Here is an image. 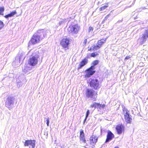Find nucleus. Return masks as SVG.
I'll use <instances>...</instances> for the list:
<instances>
[{
  "instance_id": "1",
  "label": "nucleus",
  "mask_w": 148,
  "mask_h": 148,
  "mask_svg": "<svg viewBox=\"0 0 148 148\" xmlns=\"http://www.w3.org/2000/svg\"><path fill=\"white\" fill-rule=\"evenodd\" d=\"M98 137L94 135H92L90 138V142L84 139V147L86 148H93L97 141Z\"/></svg>"
},
{
  "instance_id": "2",
  "label": "nucleus",
  "mask_w": 148,
  "mask_h": 148,
  "mask_svg": "<svg viewBox=\"0 0 148 148\" xmlns=\"http://www.w3.org/2000/svg\"><path fill=\"white\" fill-rule=\"evenodd\" d=\"M32 56L29 59L28 64L30 66H34L38 64L39 56L35 53H33Z\"/></svg>"
},
{
  "instance_id": "3",
  "label": "nucleus",
  "mask_w": 148,
  "mask_h": 148,
  "mask_svg": "<svg viewBox=\"0 0 148 148\" xmlns=\"http://www.w3.org/2000/svg\"><path fill=\"white\" fill-rule=\"evenodd\" d=\"M80 29V27L77 25L71 26L69 27L67 30L69 34H77Z\"/></svg>"
},
{
  "instance_id": "4",
  "label": "nucleus",
  "mask_w": 148,
  "mask_h": 148,
  "mask_svg": "<svg viewBox=\"0 0 148 148\" xmlns=\"http://www.w3.org/2000/svg\"><path fill=\"white\" fill-rule=\"evenodd\" d=\"M14 99L13 97H8L5 102V106L9 110H10L13 107Z\"/></svg>"
},
{
  "instance_id": "5",
  "label": "nucleus",
  "mask_w": 148,
  "mask_h": 148,
  "mask_svg": "<svg viewBox=\"0 0 148 148\" xmlns=\"http://www.w3.org/2000/svg\"><path fill=\"white\" fill-rule=\"evenodd\" d=\"M90 86L94 89H98L100 88L99 81L97 79H92L90 82Z\"/></svg>"
},
{
  "instance_id": "6",
  "label": "nucleus",
  "mask_w": 148,
  "mask_h": 148,
  "mask_svg": "<svg viewBox=\"0 0 148 148\" xmlns=\"http://www.w3.org/2000/svg\"><path fill=\"white\" fill-rule=\"evenodd\" d=\"M123 111L125 112L123 115L126 122L127 123H131L132 119L131 116L130 115L129 111L127 109H124Z\"/></svg>"
},
{
  "instance_id": "7",
  "label": "nucleus",
  "mask_w": 148,
  "mask_h": 148,
  "mask_svg": "<svg viewBox=\"0 0 148 148\" xmlns=\"http://www.w3.org/2000/svg\"><path fill=\"white\" fill-rule=\"evenodd\" d=\"M115 129L117 134L120 135L122 133H124L125 130V127L123 124H119L116 125Z\"/></svg>"
},
{
  "instance_id": "8",
  "label": "nucleus",
  "mask_w": 148,
  "mask_h": 148,
  "mask_svg": "<svg viewBox=\"0 0 148 148\" xmlns=\"http://www.w3.org/2000/svg\"><path fill=\"white\" fill-rule=\"evenodd\" d=\"M36 140H26L24 145L25 146H29V148H35Z\"/></svg>"
},
{
  "instance_id": "9",
  "label": "nucleus",
  "mask_w": 148,
  "mask_h": 148,
  "mask_svg": "<svg viewBox=\"0 0 148 148\" xmlns=\"http://www.w3.org/2000/svg\"><path fill=\"white\" fill-rule=\"evenodd\" d=\"M40 38L36 33L34 34L33 36L32 37L29 42H31L33 44L38 43L42 40Z\"/></svg>"
},
{
  "instance_id": "10",
  "label": "nucleus",
  "mask_w": 148,
  "mask_h": 148,
  "mask_svg": "<svg viewBox=\"0 0 148 148\" xmlns=\"http://www.w3.org/2000/svg\"><path fill=\"white\" fill-rule=\"evenodd\" d=\"M47 31L43 29H40L38 30L36 33L38 35V36L41 38L42 40L44 37L46 36Z\"/></svg>"
},
{
  "instance_id": "11",
  "label": "nucleus",
  "mask_w": 148,
  "mask_h": 148,
  "mask_svg": "<svg viewBox=\"0 0 148 148\" xmlns=\"http://www.w3.org/2000/svg\"><path fill=\"white\" fill-rule=\"evenodd\" d=\"M95 69L94 66H91L89 69L86 71V74L85 75L86 77H89L92 75L95 72V71L93 70Z\"/></svg>"
},
{
  "instance_id": "12",
  "label": "nucleus",
  "mask_w": 148,
  "mask_h": 148,
  "mask_svg": "<svg viewBox=\"0 0 148 148\" xmlns=\"http://www.w3.org/2000/svg\"><path fill=\"white\" fill-rule=\"evenodd\" d=\"M105 107V105L104 104H102L96 102H94L93 104L90 105L91 108H94L95 109L97 108L98 109H103Z\"/></svg>"
},
{
  "instance_id": "13",
  "label": "nucleus",
  "mask_w": 148,
  "mask_h": 148,
  "mask_svg": "<svg viewBox=\"0 0 148 148\" xmlns=\"http://www.w3.org/2000/svg\"><path fill=\"white\" fill-rule=\"evenodd\" d=\"M114 137V134L110 130H108L106 135V138L105 140V143H107L112 140Z\"/></svg>"
},
{
  "instance_id": "14",
  "label": "nucleus",
  "mask_w": 148,
  "mask_h": 148,
  "mask_svg": "<svg viewBox=\"0 0 148 148\" xmlns=\"http://www.w3.org/2000/svg\"><path fill=\"white\" fill-rule=\"evenodd\" d=\"M69 42L70 40L69 38H64L61 42V45L63 47L66 48L68 47L69 44Z\"/></svg>"
},
{
  "instance_id": "15",
  "label": "nucleus",
  "mask_w": 148,
  "mask_h": 148,
  "mask_svg": "<svg viewBox=\"0 0 148 148\" xmlns=\"http://www.w3.org/2000/svg\"><path fill=\"white\" fill-rule=\"evenodd\" d=\"M86 95L88 97H92L94 95V91L91 89H87L86 92Z\"/></svg>"
},
{
  "instance_id": "16",
  "label": "nucleus",
  "mask_w": 148,
  "mask_h": 148,
  "mask_svg": "<svg viewBox=\"0 0 148 148\" xmlns=\"http://www.w3.org/2000/svg\"><path fill=\"white\" fill-rule=\"evenodd\" d=\"M147 38H148V29L146 30L144 33L143 34L141 37L143 43L145 42Z\"/></svg>"
},
{
  "instance_id": "17",
  "label": "nucleus",
  "mask_w": 148,
  "mask_h": 148,
  "mask_svg": "<svg viewBox=\"0 0 148 148\" xmlns=\"http://www.w3.org/2000/svg\"><path fill=\"white\" fill-rule=\"evenodd\" d=\"M106 38L104 39L103 38L100 39V40L98 41L97 44L99 46V47L100 48L103 44L105 43L106 40Z\"/></svg>"
},
{
  "instance_id": "18",
  "label": "nucleus",
  "mask_w": 148,
  "mask_h": 148,
  "mask_svg": "<svg viewBox=\"0 0 148 148\" xmlns=\"http://www.w3.org/2000/svg\"><path fill=\"white\" fill-rule=\"evenodd\" d=\"M100 47H99L97 44L96 45H93L92 47L88 49V51H90L91 50L95 51L99 49L100 48Z\"/></svg>"
},
{
  "instance_id": "19",
  "label": "nucleus",
  "mask_w": 148,
  "mask_h": 148,
  "mask_svg": "<svg viewBox=\"0 0 148 148\" xmlns=\"http://www.w3.org/2000/svg\"><path fill=\"white\" fill-rule=\"evenodd\" d=\"M100 53V51H99L97 52H93L91 54L90 56L91 57H95L97 56H98L99 55V53Z\"/></svg>"
},
{
  "instance_id": "20",
  "label": "nucleus",
  "mask_w": 148,
  "mask_h": 148,
  "mask_svg": "<svg viewBox=\"0 0 148 148\" xmlns=\"http://www.w3.org/2000/svg\"><path fill=\"white\" fill-rule=\"evenodd\" d=\"M108 7V3H106L105 5L101 7L99 9L100 11H102L105 10L106 8Z\"/></svg>"
},
{
  "instance_id": "21",
  "label": "nucleus",
  "mask_w": 148,
  "mask_h": 148,
  "mask_svg": "<svg viewBox=\"0 0 148 148\" xmlns=\"http://www.w3.org/2000/svg\"><path fill=\"white\" fill-rule=\"evenodd\" d=\"M31 68L30 67H28L27 66L25 67L24 69H23V71L25 73H29V71L31 69Z\"/></svg>"
},
{
  "instance_id": "22",
  "label": "nucleus",
  "mask_w": 148,
  "mask_h": 148,
  "mask_svg": "<svg viewBox=\"0 0 148 148\" xmlns=\"http://www.w3.org/2000/svg\"><path fill=\"white\" fill-rule=\"evenodd\" d=\"M80 139L82 142H83V131L82 130L80 132Z\"/></svg>"
},
{
  "instance_id": "23",
  "label": "nucleus",
  "mask_w": 148,
  "mask_h": 148,
  "mask_svg": "<svg viewBox=\"0 0 148 148\" xmlns=\"http://www.w3.org/2000/svg\"><path fill=\"white\" fill-rule=\"evenodd\" d=\"M4 8L3 7H0V15H3V12L4 11Z\"/></svg>"
},
{
  "instance_id": "24",
  "label": "nucleus",
  "mask_w": 148,
  "mask_h": 148,
  "mask_svg": "<svg viewBox=\"0 0 148 148\" xmlns=\"http://www.w3.org/2000/svg\"><path fill=\"white\" fill-rule=\"evenodd\" d=\"M67 21V20L63 19L60 21L59 23V25H60L62 24L65 23Z\"/></svg>"
},
{
  "instance_id": "25",
  "label": "nucleus",
  "mask_w": 148,
  "mask_h": 148,
  "mask_svg": "<svg viewBox=\"0 0 148 148\" xmlns=\"http://www.w3.org/2000/svg\"><path fill=\"white\" fill-rule=\"evenodd\" d=\"M20 59V57L19 56H16L15 58V62H17V63L18 62L19 63Z\"/></svg>"
},
{
  "instance_id": "26",
  "label": "nucleus",
  "mask_w": 148,
  "mask_h": 148,
  "mask_svg": "<svg viewBox=\"0 0 148 148\" xmlns=\"http://www.w3.org/2000/svg\"><path fill=\"white\" fill-rule=\"evenodd\" d=\"M99 62V61L98 60H96L93 61L92 62V64L93 65V66H94L97 65L98 64Z\"/></svg>"
},
{
  "instance_id": "27",
  "label": "nucleus",
  "mask_w": 148,
  "mask_h": 148,
  "mask_svg": "<svg viewBox=\"0 0 148 148\" xmlns=\"http://www.w3.org/2000/svg\"><path fill=\"white\" fill-rule=\"evenodd\" d=\"M83 66V60H82L81 64H79V66L78 67V69H79L82 68Z\"/></svg>"
},
{
  "instance_id": "28",
  "label": "nucleus",
  "mask_w": 148,
  "mask_h": 148,
  "mask_svg": "<svg viewBox=\"0 0 148 148\" xmlns=\"http://www.w3.org/2000/svg\"><path fill=\"white\" fill-rule=\"evenodd\" d=\"M4 26L3 22L0 20V30Z\"/></svg>"
},
{
  "instance_id": "29",
  "label": "nucleus",
  "mask_w": 148,
  "mask_h": 148,
  "mask_svg": "<svg viewBox=\"0 0 148 148\" xmlns=\"http://www.w3.org/2000/svg\"><path fill=\"white\" fill-rule=\"evenodd\" d=\"M17 13L16 12V10H15L14 11H13L12 12H11L10 14L11 15V16L12 17L15 14H16Z\"/></svg>"
},
{
  "instance_id": "30",
  "label": "nucleus",
  "mask_w": 148,
  "mask_h": 148,
  "mask_svg": "<svg viewBox=\"0 0 148 148\" xmlns=\"http://www.w3.org/2000/svg\"><path fill=\"white\" fill-rule=\"evenodd\" d=\"M17 82V86L18 87H20L21 86H22L23 85V84L22 82Z\"/></svg>"
},
{
  "instance_id": "31",
  "label": "nucleus",
  "mask_w": 148,
  "mask_h": 148,
  "mask_svg": "<svg viewBox=\"0 0 148 148\" xmlns=\"http://www.w3.org/2000/svg\"><path fill=\"white\" fill-rule=\"evenodd\" d=\"M46 121H47V126H49V118H47Z\"/></svg>"
},
{
  "instance_id": "32",
  "label": "nucleus",
  "mask_w": 148,
  "mask_h": 148,
  "mask_svg": "<svg viewBox=\"0 0 148 148\" xmlns=\"http://www.w3.org/2000/svg\"><path fill=\"white\" fill-rule=\"evenodd\" d=\"M89 113V110H87V112H86V117H85V119L84 120L85 121L86 119V118L88 116Z\"/></svg>"
},
{
  "instance_id": "33",
  "label": "nucleus",
  "mask_w": 148,
  "mask_h": 148,
  "mask_svg": "<svg viewBox=\"0 0 148 148\" xmlns=\"http://www.w3.org/2000/svg\"><path fill=\"white\" fill-rule=\"evenodd\" d=\"M6 18H8V17H11V15H10V14H8L7 15H5L4 16Z\"/></svg>"
},
{
  "instance_id": "34",
  "label": "nucleus",
  "mask_w": 148,
  "mask_h": 148,
  "mask_svg": "<svg viewBox=\"0 0 148 148\" xmlns=\"http://www.w3.org/2000/svg\"><path fill=\"white\" fill-rule=\"evenodd\" d=\"M93 30V28L92 27H90L89 28L88 31L89 32L92 31Z\"/></svg>"
},
{
  "instance_id": "35",
  "label": "nucleus",
  "mask_w": 148,
  "mask_h": 148,
  "mask_svg": "<svg viewBox=\"0 0 148 148\" xmlns=\"http://www.w3.org/2000/svg\"><path fill=\"white\" fill-rule=\"evenodd\" d=\"M88 62L87 60L86 59H84V65L87 63Z\"/></svg>"
},
{
  "instance_id": "36",
  "label": "nucleus",
  "mask_w": 148,
  "mask_h": 148,
  "mask_svg": "<svg viewBox=\"0 0 148 148\" xmlns=\"http://www.w3.org/2000/svg\"><path fill=\"white\" fill-rule=\"evenodd\" d=\"M131 57L130 56H127L125 58V60H128Z\"/></svg>"
},
{
  "instance_id": "37",
  "label": "nucleus",
  "mask_w": 148,
  "mask_h": 148,
  "mask_svg": "<svg viewBox=\"0 0 148 148\" xmlns=\"http://www.w3.org/2000/svg\"><path fill=\"white\" fill-rule=\"evenodd\" d=\"M110 14H109L108 15H107V16H106L105 18H107L110 16Z\"/></svg>"
},
{
  "instance_id": "38",
  "label": "nucleus",
  "mask_w": 148,
  "mask_h": 148,
  "mask_svg": "<svg viewBox=\"0 0 148 148\" xmlns=\"http://www.w3.org/2000/svg\"><path fill=\"white\" fill-rule=\"evenodd\" d=\"M114 148H118V147H115Z\"/></svg>"
},
{
  "instance_id": "39",
  "label": "nucleus",
  "mask_w": 148,
  "mask_h": 148,
  "mask_svg": "<svg viewBox=\"0 0 148 148\" xmlns=\"http://www.w3.org/2000/svg\"><path fill=\"white\" fill-rule=\"evenodd\" d=\"M95 100H96V99H95L94 100V101H95Z\"/></svg>"
}]
</instances>
